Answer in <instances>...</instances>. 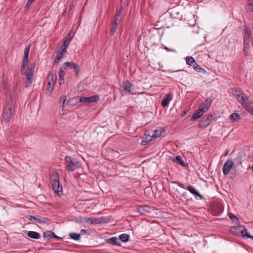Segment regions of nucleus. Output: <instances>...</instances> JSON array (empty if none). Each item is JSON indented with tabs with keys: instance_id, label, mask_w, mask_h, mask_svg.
Segmentation results:
<instances>
[{
	"instance_id": "nucleus-37",
	"label": "nucleus",
	"mask_w": 253,
	"mask_h": 253,
	"mask_svg": "<svg viewBox=\"0 0 253 253\" xmlns=\"http://www.w3.org/2000/svg\"><path fill=\"white\" fill-rule=\"evenodd\" d=\"M193 69L197 72L201 73L204 74H206L207 73V71L201 68L198 64L194 67Z\"/></svg>"
},
{
	"instance_id": "nucleus-62",
	"label": "nucleus",
	"mask_w": 253,
	"mask_h": 253,
	"mask_svg": "<svg viewBox=\"0 0 253 253\" xmlns=\"http://www.w3.org/2000/svg\"><path fill=\"white\" fill-rule=\"evenodd\" d=\"M140 40H141V39H140V38H139V39H138V47H139V43H140Z\"/></svg>"
},
{
	"instance_id": "nucleus-31",
	"label": "nucleus",
	"mask_w": 253,
	"mask_h": 253,
	"mask_svg": "<svg viewBox=\"0 0 253 253\" xmlns=\"http://www.w3.org/2000/svg\"><path fill=\"white\" fill-rule=\"evenodd\" d=\"M144 193L145 195L147 196V200L151 199V197L153 196V192L152 188L149 187H147L144 189Z\"/></svg>"
},
{
	"instance_id": "nucleus-11",
	"label": "nucleus",
	"mask_w": 253,
	"mask_h": 253,
	"mask_svg": "<svg viewBox=\"0 0 253 253\" xmlns=\"http://www.w3.org/2000/svg\"><path fill=\"white\" fill-rule=\"evenodd\" d=\"M80 99L81 102L85 103H94L97 102L99 100V96L98 95H94L88 97L81 96Z\"/></svg>"
},
{
	"instance_id": "nucleus-39",
	"label": "nucleus",
	"mask_w": 253,
	"mask_h": 253,
	"mask_svg": "<svg viewBox=\"0 0 253 253\" xmlns=\"http://www.w3.org/2000/svg\"><path fill=\"white\" fill-rule=\"evenodd\" d=\"M119 239L123 242H127L129 240V236L126 234H122L119 236Z\"/></svg>"
},
{
	"instance_id": "nucleus-6",
	"label": "nucleus",
	"mask_w": 253,
	"mask_h": 253,
	"mask_svg": "<svg viewBox=\"0 0 253 253\" xmlns=\"http://www.w3.org/2000/svg\"><path fill=\"white\" fill-rule=\"evenodd\" d=\"M213 120V116L211 114H207L205 115L200 120L199 123V126L201 128H204L208 126L212 122Z\"/></svg>"
},
{
	"instance_id": "nucleus-34",
	"label": "nucleus",
	"mask_w": 253,
	"mask_h": 253,
	"mask_svg": "<svg viewBox=\"0 0 253 253\" xmlns=\"http://www.w3.org/2000/svg\"><path fill=\"white\" fill-rule=\"evenodd\" d=\"M186 63L188 65L192 66L193 68L197 64L195 59L192 56H189L186 58Z\"/></svg>"
},
{
	"instance_id": "nucleus-16",
	"label": "nucleus",
	"mask_w": 253,
	"mask_h": 253,
	"mask_svg": "<svg viewBox=\"0 0 253 253\" xmlns=\"http://www.w3.org/2000/svg\"><path fill=\"white\" fill-rule=\"evenodd\" d=\"M205 110H202L199 107V108L196 110L194 114L192 115L191 120L195 121L197 119L201 117L205 112Z\"/></svg>"
},
{
	"instance_id": "nucleus-52",
	"label": "nucleus",
	"mask_w": 253,
	"mask_h": 253,
	"mask_svg": "<svg viewBox=\"0 0 253 253\" xmlns=\"http://www.w3.org/2000/svg\"><path fill=\"white\" fill-rule=\"evenodd\" d=\"M100 223H106L107 222V218L105 217H100Z\"/></svg>"
},
{
	"instance_id": "nucleus-12",
	"label": "nucleus",
	"mask_w": 253,
	"mask_h": 253,
	"mask_svg": "<svg viewBox=\"0 0 253 253\" xmlns=\"http://www.w3.org/2000/svg\"><path fill=\"white\" fill-rule=\"evenodd\" d=\"M233 166L234 163L232 160H228L223 165L222 168L223 174L225 175L228 174Z\"/></svg>"
},
{
	"instance_id": "nucleus-33",
	"label": "nucleus",
	"mask_w": 253,
	"mask_h": 253,
	"mask_svg": "<svg viewBox=\"0 0 253 253\" xmlns=\"http://www.w3.org/2000/svg\"><path fill=\"white\" fill-rule=\"evenodd\" d=\"M173 161L176 163L180 164L183 167H187V165L183 161L180 156H176L173 159Z\"/></svg>"
},
{
	"instance_id": "nucleus-60",
	"label": "nucleus",
	"mask_w": 253,
	"mask_h": 253,
	"mask_svg": "<svg viewBox=\"0 0 253 253\" xmlns=\"http://www.w3.org/2000/svg\"><path fill=\"white\" fill-rule=\"evenodd\" d=\"M66 37H68L69 38H71V33H69Z\"/></svg>"
},
{
	"instance_id": "nucleus-27",
	"label": "nucleus",
	"mask_w": 253,
	"mask_h": 253,
	"mask_svg": "<svg viewBox=\"0 0 253 253\" xmlns=\"http://www.w3.org/2000/svg\"><path fill=\"white\" fill-rule=\"evenodd\" d=\"M81 98V96H75L73 97L72 99H69L67 104L69 106H75L78 103L81 102V100L79 99Z\"/></svg>"
},
{
	"instance_id": "nucleus-9",
	"label": "nucleus",
	"mask_w": 253,
	"mask_h": 253,
	"mask_svg": "<svg viewBox=\"0 0 253 253\" xmlns=\"http://www.w3.org/2000/svg\"><path fill=\"white\" fill-rule=\"evenodd\" d=\"M156 209L153 207L148 206L143 204V216L154 217L156 214Z\"/></svg>"
},
{
	"instance_id": "nucleus-20",
	"label": "nucleus",
	"mask_w": 253,
	"mask_h": 253,
	"mask_svg": "<svg viewBox=\"0 0 253 253\" xmlns=\"http://www.w3.org/2000/svg\"><path fill=\"white\" fill-rule=\"evenodd\" d=\"M191 194L196 197H199L200 199H202L203 196L191 185H188L186 188Z\"/></svg>"
},
{
	"instance_id": "nucleus-35",
	"label": "nucleus",
	"mask_w": 253,
	"mask_h": 253,
	"mask_svg": "<svg viewBox=\"0 0 253 253\" xmlns=\"http://www.w3.org/2000/svg\"><path fill=\"white\" fill-rule=\"evenodd\" d=\"M56 79V74L51 72L49 73L48 76L47 77V79L48 80V81H50L51 82V83H52L53 84H55Z\"/></svg>"
},
{
	"instance_id": "nucleus-36",
	"label": "nucleus",
	"mask_w": 253,
	"mask_h": 253,
	"mask_svg": "<svg viewBox=\"0 0 253 253\" xmlns=\"http://www.w3.org/2000/svg\"><path fill=\"white\" fill-rule=\"evenodd\" d=\"M69 237L73 240L79 241L81 239V235L80 234L72 232L69 234Z\"/></svg>"
},
{
	"instance_id": "nucleus-59",
	"label": "nucleus",
	"mask_w": 253,
	"mask_h": 253,
	"mask_svg": "<svg viewBox=\"0 0 253 253\" xmlns=\"http://www.w3.org/2000/svg\"><path fill=\"white\" fill-rule=\"evenodd\" d=\"M229 152V150H227V151L226 152V153L224 154V156H225V157H226V156H227L228 155V154Z\"/></svg>"
},
{
	"instance_id": "nucleus-10",
	"label": "nucleus",
	"mask_w": 253,
	"mask_h": 253,
	"mask_svg": "<svg viewBox=\"0 0 253 253\" xmlns=\"http://www.w3.org/2000/svg\"><path fill=\"white\" fill-rule=\"evenodd\" d=\"M223 210L224 208L221 204L215 203L211 207V213L214 216H218L223 212Z\"/></svg>"
},
{
	"instance_id": "nucleus-19",
	"label": "nucleus",
	"mask_w": 253,
	"mask_h": 253,
	"mask_svg": "<svg viewBox=\"0 0 253 253\" xmlns=\"http://www.w3.org/2000/svg\"><path fill=\"white\" fill-rule=\"evenodd\" d=\"M66 52L67 51H64V50L60 49V48L53 54L52 57L54 56L55 55L57 63H58L60 60L63 57Z\"/></svg>"
},
{
	"instance_id": "nucleus-64",
	"label": "nucleus",
	"mask_w": 253,
	"mask_h": 253,
	"mask_svg": "<svg viewBox=\"0 0 253 253\" xmlns=\"http://www.w3.org/2000/svg\"><path fill=\"white\" fill-rule=\"evenodd\" d=\"M164 48L167 50H169V48H168L167 47H165Z\"/></svg>"
},
{
	"instance_id": "nucleus-47",
	"label": "nucleus",
	"mask_w": 253,
	"mask_h": 253,
	"mask_svg": "<svg viewBox=\"0 0 253 253\" xmlns=\"http://www.w3.org/2000/svg\"><path fill=\"white\" fill-rule=\"evenodd\" d=\"M92 219L90 221V224H99L100 223V218H93L91 217Z\"/></svg>"
},
{
	"instance_id": "nucleus-44",
	"label": "nucleus",
	"mask_w": 253,
	"mask_h": 253,
	"mask_svg": "<svg viewBox=\"0 0 253 253\" xmlns=\"http://www.w3.org/2000/svg\"><path fill=\"white\" fill-rule=\"evenodd\" d=\"M151 133L153 135L154 138H156L162 135V131L159 130H155L154 131L151 132Z\"/></svg>"
},
{
	"instance_id": "nucleus-32",
	"label": "nucleus",
	"mask_w": 253,
	"mask_h": 253,
	"mask_svg": "<svg viewBox=\"0 0 253 253\" xmlns=\"http://www.w3.org/2000/svg\"><path fill=\"white\" fill-rule=\"evenodd\" d=\"M59 74V83L60 84L64 83V76L66 74L65 72L61 68H60L58 72Z\"/></svg>"
},
{
	"instance_id": "nucleus-42",
	"label": "nucleus",
	"mask_w": 253,
	"mask_h": 253,
	"mask_svg": "<svg viewBox=\"0 0 253 253\" xmlns=\"http://www.w3.org/2000/svg\"><path fill=\"white\" fill-rule=\"evenodd\" d=\"M51 82L50 81H48L47 85V91L46 94L50 95L53 90V87H51Z\"/></svg>"
},
{
	"instance_id": "nucleus-15",
	"label": "nucleus",
	"mask_w": 253,
	"mask_h": 253,
	"mask_svg": "<svg viewBox=\"0 0 253 253\" xmlns=\"http://www.w3.org/2000/svg\"><path fill=\"white\" fill-rule=\"evenodd\" d=\"M27 219L30 221H36L37 223H47V220L48 219L47 218H43V219H40L39 218H37L33 215H28L27 216Z\"/></svg>"
},
{
	"instance_id": "nucleus-49",
	"label": "nucleus",
	"mask_w": 253,
	"mask_h": 253,
	"mask_svg": "<svg viewBox=\"0 0 253 253\" xmlns=\"http://www.w3.org/2000/svg\"><path fill=\"white\" fill-rule=\"evenodd\" d=\"M247 5L249 10L253 11V0H250Z\"/></svg>"
},
{
	"instance_id": "nucleus-61",
	"label": "nucleus",
	"mask_w": 253,
	"mask_h": 253,
	"mask_svg": "<svg viewBox=\"0 0 253 253\" xmlns=\"http://www.w3.org/2000/svg\"><path fill=\"white\" fill-rule=\"evenodd\" d=\"M168 51H171V52H174L175 51V50L174 49H169V50Z\"/></svg>"
},
{
	"instance_id": "nucleus-22",
	"label": "nucleus",
	"mask_w": 253,
	"mask_h": 253,
	"mask_svg": "<svg viewBox=\"0 0 253 253\" xmlns=\"http://www.w3.org/2000/svg\"><path fill=\"white\" fill-rule=\"evenodd\" d=\"M144 135L146 136L144 140L143 139V145L147 144L149 142L151 141L154 138L153 135L148 130L145 131Z\"/></svg>"
},
{
	"instance_id": "nucleus-30",
	"label": "nucleus",
	"mask_w": 253,
	"mask_h": 253,
	"mask_svg": "<svg viewBox=\"0 0 253 253\" xmlns=\"http://www.w3.org/2000/svg\"><path fill=\"white\" fill-rule=\"evenodd\" d=\"M106 242L108 243L118 246H121V244L120 243L118 242V239L116 237H113L111 238L108 239L106 240Z\"/></svg>"
},
{
	"instance_id": "nucleus-25",
	"label": "nucleus",
	"mask_w": 253,
	"mask_h": 253,
	"mask_svg": "<svg viewBox=\"0 0 253 253\" xmlns=\"http://www.w3.org/2000/svg\"><path fill=\"white\" fill-rule=\"evenodd\" d=\"M27 236L30 238L34 239H39L41 236V234L35 231H27L25 232Z\"/></svg>"
},
{
	"instance_id": "nucleus-56",
	"label": "nucleus",
	"mask_w": 253,
	"mask_h": 253,
	"mask_svg": "<svg viewBox=\"0 0 253 253\" xmlns=\"http://www.w3.org/2000/svg\"><path fill=\"white\" fill-rule=\"evenodd\" d=\"M16 86H17V84H16L15 86L14 87L13 89V94H15L16 91H17V87H16Z\"/></svg>"
},
{
	"instance_id": "nucleus-50",
	"label": "nucleus",
	"mask_w": 253,
	"mask_h": 253,
	"mask_svg": "<svg viewBox=\"0 0 253 253\" xmlns=\"http://www.w3.org/2000/svg\"><path fill=\"white\" fill-rule=\"evenodd\" d=\"M35 1V0H28L25 8L26 9H28V7L31 5V4L34 2Z\"/></svg>"
},
{
	"instance_id": "nucleus-7",
	"label": "nucleus",
	"mask_w": 253,
	"mask_h": 253,
	"mask_svg": "<svg viewBox=\"0 0 253 253\" xmlns=\"http://www.w3.org/2000/svg\"><path fill=\"white\" fill-rule=\"evenodd\" d=\"M63 67L65 70L67 68L74 69L75 76H79V73L80 72V68L77 63L73 62H66L63 64Z\"/></svg>"
},
{
	"instance_id": "nucleus-3",
	"label": "nucleus",
	"mask_w": 253,
	"mask_h": 253,
	"mask_svg": "<svg viewBox=\"0 0 253 253\" xmlns=\"http://www.w3.org/2000/svg\"><path fill=\"white\" fill-rule=\"evenodd\" d=\"M65 161L67 163L66 168L69 171H74L76 169L81 167L80 162L75 158L67 156L65 157Z\"/></svg>"
},
{
	"instance_id": "nucleus-8",
	"label": "nucleus",
	"mask_w": 253,
	"mask_h": 253,
	"mask_svg": "<svg viewBox=\"0 0 253 253\" xmlns=\"http://www.w3.org/2000/svg\"><path fill=\"white\" fill-rule=\"evenodd\" d=\"M233 95L242 104L246 101H249L248 97L245 95L244 93L239 90H235L233 93Z\"/></svg>"
},
{
	"instance_id": "nucleus-43",
	"label": "nucleus",
	"mask_w": 253,
	"mask_h": 253,
	"mask_svg": "<svg viewBox=\"0 0 253 253\" xmlns=\"http://www.w3.org/2000/svg\"><path fill=\"white\" fill-rule=\"evenodd\" d=\"M118 24L112 23V26L110 29V32L113 35L117 31L118 29Z\"/></svg>"
},
{
	"instance_id": "nucleus-55",
	"label": "nucleus",
	"mask_w": 253,
	"mask_h": 253,
	"mask_svg": "<svg viewBox=\"0 0 253 253\" xmlns=\"http://www.w3.org/2000/svg\"><path fill=\"white\" fill-rule=\"evenodd\" d=\"M86 232H87V230H85V229H82V230H81V234H81H81L83 235V234H84L86 233Z\"/></svg>"
},
{
	"instance_id": "nucleus-14",
	"label": "nucleus",
	"mask_w": 253,
	"mask_h": 253,
	"mask_svg": "<svg viewBox=\"0 0 253 253\" xmlns=\"http://www.w3.org/2000/svg\"><path fill=\"white\" fill-rule=\"evenodd\" d=\"M43 237L48 240L51 238H55L59 240L62 239V238L58 237V236L55 235L54 232L49 230H47L44 233L43 235Z\"/></svg>"
},
{
	"instance_id": "nucleus-18",
	"label": "nucleus",
	"mask_w": 253,
	"mask_h": 253,
	"mask_svg": "<svg viewBox=\"0 0 253 253\" xmlns=\"http://www.w3.org/2000/svg\"><path fill=\"white\" fill-rule=\"evenodd\" d=\"M251 30L249 27H246L245 29H244L243 36L244 37L243 41H250V38L252 36Z\"/></svg>"
},
{
	"instance_id": "nucleus-13",
	"label": "nucleus",
	"mask_w": 253,
	"mask_h": 253,
	"mask_svg": "<svg viewBox=\"0 0 253 253\" xmlns=\"http://www.w3.org/2000/svg\"><path fill=\"white\" fill-rule=\"evenodd\" d=\"M212 102V99L208 98L200 104L199 107L202 110H205V111H207L210 107Z\"/></svg>"
},
{
	"instance_id": "nucleus-28",
	"label": "nucleus",
	"mask_w": 253,
	"mask_h": 253,
	"mask_svg": "<svg viewBox=\"0 0 253 253\" xmlns=\"http://www.w3.org/2000/svg\"><path fill=\"white\" fill-rule=\"evenodd\" d=\"M121 14H122V9H120L117 12V13H116V14L115 15V16L114 17L113 22H112L113 23L118 24H119V23H120V21L122 20Z\"/></svg>"
},
{
	"instance_id": "nucleus-4",
	"label": "nucleus",
	"mask_w": 253,
	"mask_h": 253,
	"mask_svg": "<svg viewBox=\"0 0 253 253\" xmlns=\"http://www.w3.org/2000/svg\"><path fill=\"white\" fill-rule=\"evenodd\" d=\"M30 49V44L25 47L24 53V56L23 58L21 68V73L22 75H26L27 74V71L25 69L26 66L28 63V57Z\"/></svg>"
},
{
	"instance_id": "nucleus-41",
	"label": "nucleus",
	"mask_w": 253,
	"mask_h": 253,
	"mask_svg": "<svg viewBox=\"0 0 253 253\" xmlns=\"http://www.w3.org/2000/svg\"><path fill=\"white\" fill-rule=\"evenodd\" d=\"M240 119V116L238 113H234L230 116L231 121L233 122L237 121Z\"/></svg>"
},
{
	"instance_id": "nucleus-40",
	"label": "nucleus",
	"mask_w": 253,
	"mask_h": 253,
	"mask_svg": "<svg viewBox=\"0 0 253 253\" xmlns=\"http://www.w3.org/2000/svg\"><path fill=\"white\" fill-rule=\"evenodd\" d=\"M229 217L230 219L233 221V222L238 224L239 223V218L235 215L234 214L232 213H228Z\"/></svg>"
},
{
	"instance_id": "nucleus-38",
	"label": "nucleus",
	"mask_w": 253,
	"mask_h": 253,
	"mask_svg": "<svg viewBox=\"0 0 253 253\" xmlns=\"http://www.w3.org/2000/svg\"><path fill=\"white\" fill-rule=\"evenodd\" d=\"M91 219V217H80L77 221L80 223H90Z\"/></svg>"
},
{
	"instance_id": "nucleus-45",
	"label": "nucleus",
	"mask_w": 253,
	"mask_h": 253,
	"mask_svg": "<svg viewBox=\"0 0 253 253\" xmlns=\"http://www.w3.org/2000/svg\"><path fill=\"white\" fill-rule=\"evenodd\" d=\"M16 99L15 94H10L9 95V100L8 101L7 104H10L12 106L14 100Z\"/></svg>"
},
{
	"instance_id": "nucleus-51",
	"label": "nucleus",
	"mask_w": 253,
	"mask_h": 253,
	"mask_svg": "<svg viewBox=\"0 0 253 253\" xmlns=\"http://www.w3.org/2000/svg\"><path fill=\"white\" fill-rule=\"evenodd\" d=\"M73 8H74V5H71L70 6V7H69V10H68V13H67L68 17H71V15L72 13V10H73Z\"/></svg>"
},
{
	"instance_id": "nucleus-53",
	"label": "nucleus",
	"mask_w": 253,
	"mask_h": 253,
	"mask_svg": "<svg viewBox=\"0 0 253 253\" xmlns=\"http://www.w3.org/2000/svg\"><path fill=\"white\" fill-rule=\"evenodd\" d=\"M147 236H143V241H145L146 243L147 242V241H151L152 240V238L148 239L147 238Z\"/></svg>"
},
{
	"instance_id": "nucleus-23",
	"label": "nucleus",
	"mask_w": 253,
	"mask_h": 253,
	"mask_svg": "<svg viewBox=\"0 0 253 253\" xmlns=\"http://www.w3.org/2000/svg\"><path fill=\"white\" fill-rule=\"evenodd\" d=\"M171 94L170 93H168L163 98V99L161 102V104H162V106H163L164 107H166L169 105V104L171 99Z\"/></svg>"
},
{
	"instance_id": "nucleus-54",
	"label": "nucleus",
	"mask_w": 253,
	"mask_h": 253,
	"mask_svg": "<svg viewBox=\"0 0 253 253\" xmlns=\"http://www.w3.org/2000/svg\"><path fill=\"white\" fill-rule=\"evenodd\" d=\"M174 183H176L179 187L182 188H185L184 186V185L182 183L179 182H174Z\"/></svg>"
},
{
	"instance_id": "nucleus-63",
	"label": "nucleus",
	"mask_w": 253,
	"mask_h": 253,
	"mask_svg": "<svg viewBox=\"0 0 253 253\" xmlns=\"http://www.w3.org/2000/svg\"><path fill=\"white\" fill-rule=\"evenodd\" d=\"M56 63H57V61H56V58L55 57V60H54L53 63L55 64Z\"/></svg>"
},
{
	"instance_id": "nucleus-57",
	"label": "nucleus",
	"mask_w": 253,
	"mask_h": 253,
	"mask_svg": "<svg viewBox=\"0 0 253 253\" xmlns=\"http://www.w3.org/2000/svg\"><path fill=\"white\" fill-rule=\"evenodd\" d=\"M2 82L4 84V87L5 88L6 87V84H5V81L4 80L3 77H2Z\"/></svg>"
},
{
	"instance_id": "nucleus-24",
	"label": "nucleus",
	"mask_w": 253,
	"mask_h": 253,
	"mask_svg": "<svg viewBox=\"0 0 253 253\" xmlns=\"http://www.w3.org/2000/svg\"><path fill=\"white\" fill-rule=\"evenodd\" d=\"M245 109L250 113L252 115H253V102L250 103V101H246L242 104Z\"/></svg>"
},
{
	"instance_id": "nucleus-48",
	"label": "nucleus",
	"mask_w": 253,
	"mask_h": 253,
	"mask_svg": "<svg viewBox=\"0 0 253 253\" xmlns=\"http://www.w3.org/2000/svg\"><path fill=\"white\" fill-rule=\"evenodd\" d=\"M66 101V96L65 95H62L60 98V102L62 105V107H64L65 102Z\"/></svg>"
},
{
	"instance_id": "nucleus-5",
	"label": "nucleus",
	"mask_w": 253,
	"mask_h": 253,
	"mask_svg": "<svg viewBox=\"0 0 253 253\" xmlns=\"http://www.w3.org/2000/svg\"><path fill=\"white\" fill-rule=\"evenodd\" d=\"M13 106L10 104H7L6 106L4 107L2 116L3 120L5 123H8L11 119L13 114Z\"/></svg>"
},
{
	"instance_id": "nucleus-29",
	"label": "nucleus",
	"mask_w": 253,
	"mask_h": 253,
	"mask_svg": "<svg viewBox=\"0 0 253 253\" xmlns=\"http://www.w3.org/2000/svg\"><path fill=\"white\" fill-rule=\"evenodd\" d=\"M250 41H244V44H243V51L244 55L246 56H249V52L248 50L250 48Z\"/></svg>"
},
{
	"instance_id": "nucleus-26",
	"label": "nucleus",
	"mask_w": 253,
	"mask_h": 253,
	"mask_svg": "<svg viewBox=\"0 0 253 253\" xmlns=\"http://www.w3.org/2000/svg\"><path fill=\"white\" fill-rule=\"evenodd\" d=\"M124 89L126 91L128 92L129 93L131 92V90H132L133 85L130 83V82L126 80L123 83Z\"/></svg>"
},
{
	"instance_id": "nucleus-1",
	"label": "nucleus",
	"mask_w": 253,
	"mask_h": 253,
	"mask_svg": "<svg viewBox=\"0 0 253 253\" xmlns=\"http://www.w3.org/2000/svg\"><path fill=\"white\" fill-rule=\"evenodd\" d=\"M50 181L52 186V188L55 193L58 196L62 194V186L60 182V175L56 172L53 174L50 177Z\"/></svg>"
},
{
	"instance_id": "nucleus-17",
	"label": "nucleus",
	"mask_w": 253,
	"mask_h": 253,
	"mask_svg": "<svg viewBox=\"0 0 253 253\" xmlns=\"http://www.w3.org/2000/svg\"><path fill=\"white\" fill-rule=\"evenodd\" d=\"M25 75L26 81L25 83V87L27 88L29 87L32 83V77L34 76V74L27 72V74H26Z\"/></svg>"
},
{
	"instance_id": "nucleus-58",
	"label": "nucleus",
	"mask_w": 253,
	"mask_h": 253,
	"mask_svg": "<svg viewBox=\"0 0 253 253\" xmlns=\"http://www.w3.org/2000/svg\"><path fill=\"white\" fill-rule=\"evenodd\" d=\"M140 13H142V3H140Z\"/></svg>"
},
{
	"instance_id": "nucleus-21",
	"label": "nucleus",
	"mask_w": 253,
	"mask_h": 253,
	"mask_svg": "<svg viewBox=\"0 0 253 253\" xmlns=\"http://www.w3.org/2000/svg\"><path fill=\"white\" fill-rule=\"evenodd\" d=\"M71 38L68 37H65L63 39V44L60 47V49L64 50V51H67V48L70 44Z\"/></svg>"
},
{
	"instance_id": "nucleus-46",
	"label": "nucleus",
	"mask_w": 253,
	"mask_h": 253,
	"mask_svg": "<svg viewBox=\"0 0 253 253\" xmlns=\"http://www.w3.org/2000/svg\"><path fill=\"white\" fill-rule=\"evenodd\" d=\"M35 67H36V62H34L31 64L30 67L28 69L27 72H29L30 73L34 74Z\"/></svg>"
},
{
	"instance_id": "nucleus-2",
	"label": "nucleus",
	"mask_w": 253,
	"mask_h": 253,
	"mask_svg": "<svg viewBox=\"0 0 253 253\" xmlns=\"http://www.w3.org/2000/svg\"><path fill=\"white\" fill-rule=\"evenodd\" d=\"M229 231L232 235L238 236H241L243 237H246L248 238L253 239V236L248 233L246 227L244 225L233 226L231 227Z\"/></svg>"
}]
</instances>
